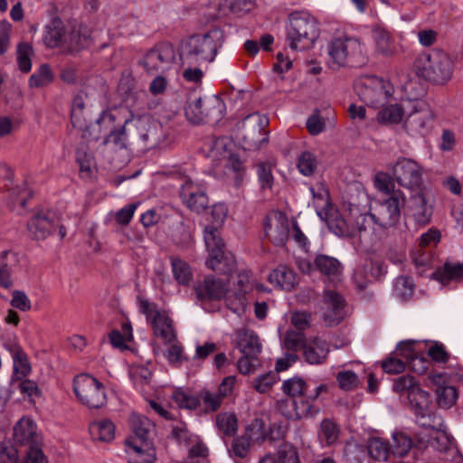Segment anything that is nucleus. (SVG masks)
Masks as SVG:
<instances>
[{
  "mask_svg": "<svg viewBox=\"0 0 463 463\" xmlns=\"http://www.w3.org/2000/svg\"><path fill=\"white\" fill-rule=\"evenodd\" d=\"M392 175L379 172L374 176V186L386 198L381 203V226L392 228L400 219L401 209L404 206V193L395 187L394 182L400 186L415 192L411 196V217L417 224V229L423 228L432 213L428 204V194L423 187L424 169L418 162L407 157H400L391 167Z\"/></svg>",
  "mask_w": 463,
  "mask_h": 463,
  "instance_id": "1",
  "label": "nucleus"
},
{
  "mask_svg": "<svg viewBox=\"0 0 463 463\" xmlns=\"http://www.w3.org/2000/svg\"><path fill=\"white\" fill-rule=\"evenodd\" d=\"M417 421L421 430L417 433V441L420 449L430 446L438 450L447 449L449 440L448 435L438 429L435 417L431 414V398L430 393L420 386L411 393L408 399Z\"/></svg>",
  "mask_w": 463,
  "mask_h": 463,
  "instance_id": "2",
  "label": "nucleus"
},
{
  "mask_svg": "<svg viewBox=\"0 0 463 463\" xmlns=\"http://www.w3.org/2000/svg\"><path fill=\"white\" fill-rule=\"evenodd\" d=\"M43 40L49 48L61 47L72 53L91 43L92 32L87 24L76 20L63 23L60 19H53L45 26Z\"/></svg>",
  "mask_w": 463,
  "mask_h": 463,
  "instance_id": "3",
  "label": "nucleus"
},
{
  "mask_svg": "<svg viewBox=\"0 0 463 463\" xmlns=\"http://www.w3.org/2000/svg\"><path fill=\"white\" fill-rule=\"evenodd\" d=\"M223 42V32L219 28L190 36L180 44L182 64L203 65L213 62Z\"/></svg>",
  "mask_w": 463,
  "mask_h": 463,
  "instance_id": "4",
  "label": "nucleus"
},
{
  "mask_svg": "<svg viewBox=\"0 0 463 463\" xmlns=\"http://www.w3.org/2000/svg\"><path fill=\"white\" fill-rule=\"evenodd\" d=\"M286 31L287 43L294 51L309 49L319 36L317 21L307 12L290 14Z\"/></svg>",
  "mask_w": 463,
  "mask_h": 463,
  "instance_id": "5",
  "label": "nucleus"
},
{
  "mask_svg": "<svg viewBox=\"0 0 463 463\" xmlns=\"http://www.w3.org/2000/svg\"><path fill=\"white\" fill-rule=\"evenodd\" d=\"M326 51L328 64L332 69H338L349 63L362 65L367 61L366 47L356 37H335L327 43Z\"/></svg>",
  "mask_w": 463,
  "mask_h": 463,
  "instance_id": "6",
  "label": "nucleus"
},
{
  "mask_svg": "<svg viewBox=\"0 0 463 463\" xmlns=\"http://www.w3.org/2000/svg\"><path fill=\"white\" fill-rule=\"evenodd\" d=\"M420 75L436 84L448 82L453 73V62L449 55L440 49L421 54L415 64Z\"/></svg>",
  "mask_w": 463,
  "mask_h": 463,
  "instance_id": "7",
  "label": "nucleus"
},
{
  "mask_svg": "<svg viewBox=\"0 0 463 463\" xmlns=\"http://www.w3.org/2000/svg\"><path fill=\"white\" fill-rule=\"evenodd\" d=\"M224 110L222 99L212 95L190 100L185 107V117L194 124L216 122L222 118Z\"/></svg>",
  "mask_w": 463,
  "mask_h": 463,
  "instance_id": "8",
  "label": "nucleus"
},
{
  "mask_svg": "<svg viewBox=\"0 0 463 463\" xmlns=\"http://www.w3.org/2000/svg\"><path fill=\"white\" fill-rule=\"evenodd\" d=\"M73 391L77 400L90 409H99L107 402L103 383L88 373H80L73 380Z\"/></svg>",
  "mask_w": 463,
  "mask_h": 463,
  "instance_id": "9",
  "label": "nucleus"
},
{
  "mask_svg": "<svg viewBox=\"0 0 463 463\" xmlns=\"http://www.w3.org/2000/svg\"><path fill=\"white\" fill-rule=\"evenodd\" d=\"M139 64L148 74H165L176 64L175 49L168 42L159 43L145 53Z\"/></svg>",
  "mask_w": 463,
  "mask_h": 463,
  "instance_id": "10",
  "label": "nucleus"
},
{
  "mask_svg": "<svg viewBox=\"0 0 463 463\" xmlns=\"http://www.w3.org/2000/svg\"><path fill=\"white\" fill-rule=\"evenodd\" d=\"M354 90L363 102L375 108L385 105L392 95L390 82L375 76L358 80L354 84Z\"/></svg>",
  "mask_w": 463,
  "mask_h": 463,
  "instance_id": "11",
  "label": "nucleus"
},
{
  "mask_svg": "<svg viewBox=\"0 0 463 463\" xmlns=\"http://www.w3.org/2000/svg\"><path fill=\"white\" fill-rule=\"evenodd\" d=\"M139 308L151 325L156 337L161 338L164 343H171L175 340L176 335L173 321L166 311L160 309L156 304L146 299L139 300Z\"/></svg>",
  "mask_w": 463,
  "mask_h": 463,
  "instance_id": "12",
  "label": "nucleus"
},
{
  "mask_svg": "<svg viewBox=\"0 0 463 463\" xmlns=\"http://www.w3.org/2000/svg\"><path fill=\"white\" fill-rule=\"evenodd\" d=\"M204 242L208 252L206 266L216 272H232L235 268V259L233 254L224 250L220 233H204Z\"/></svg>",
  "mask_w": 463,
  "mask_h": 463,
  "instance_id": "13",
  "label": "nucleus"
},
{
  "mask_svg": "<svg viewBox=\"0 0 463 463\" xmlns=\"http://www.w3.org/2000/svg\"><path fill=\"white\" fill-rule=\"evenodd\" d=\"M404 126L411 134H424L433 118V113L429 104L418 99L404 101Z\"/></svg>",
  "mask_w": 463,
  "mask_h": 463,
  "instance_id": "14",
  "label": "nucleus"
},
{
  "mask_svg": "<svg viewBox=\"0 0 463 463\" xmlns=\"http://www.w3.org/2000/svg\"><path fill=\"white\" fill-rule=\"evenodd\" d=\"M268 118L260 114L248 116L242 122V138L245 149H258L268 142Z\"/></svg>",
  "mask_w": 463,
  "mask_h": 463,
  "instance_id": "15",
  "label": "nucleus"
},
{
  "mask_svg": "<svg viewBox=\"0 0 463 463\" xmlns=\"http://www.w3.org/2000/svg\"><path fill=\"white\" fill-rule=\"evenodd\" d=\"M310 192L317 208L326 211V224L330 232H343L345 228V222L340 217L339 213L334 210L330 202L329 191L322 182L317 183L310 187Z\"/></svg>",
  "mask_w": 463,
  "mask_h": 463,
  "instance_id": "16",
  "label": "nucleus"
},
{
  "mask_svg": "<svg viewBox=\"0 0 463 463\" xmlns=\"http://www.w3.org/2000/svg\"><path fill=\"white\" fill-rule=\"evenodd\" d=\"M180 198L188 209L195 213L203 212L209 204L205 187L191 179H185L181 184Z\"/></svg>",
  "mask_w": 463,
  "mask_h": 463,
  "instance_id": "17",
  "label": "nucleus"
},
{
  "mask_svg": "<svg viewBox=\"0 0 463 463\" xmlns=\"http://www.w3.org/2000/svg\"><path fill=\"white\" fill-rule=\"evenodd\" d=\"M345 300L335 290L326 289L322 300L323 317L328 326L337 325L344 318Z\"/></svg>",
  "mask_w": 463,
  "mask_h": 463,
  "instance_id": "18",
  "label": "nucleus"
},
{
  "mask_svg": "<svg viewBox=\"0 0 463 463\" xmlns=\"http://www.w3.org/2000/svg\"><path fill=\"white\" fill-rule=\"evenodd\" d=\"M278 410L288 420L314 417L319 411L308 399L281 400L278 402Z\"/></svg>",
  "mask_w": 463,
  "mask_h": 463,
  "instance_id": "19",
  "label": "nucleus"
},
{
  "mask_svg": "<svg viewBox=\"0 0 463 463\" xmlns=\"http://www.w3.org/2000/svg\"><path fill=\"white\" fill-rule=\"evenodd\" d=\"M441 236L440 233H422L420 241L419 247L420 250L416 252H412L411 258L419 269V273L424 274L429 269L431 268V256L427 251V249H430L435 247L440 241Z\"/></svg>",
  "mask_w": 463,
  "mask_h": 463,
  "instance_id": "20",
  "label": "nucleus"
},
{
  "mask_svg": "<svg viewBox=\"0 0 463 463\" xmlns=\"http://www.w3.org/2000/svg\"><path fill=\"white\" fill-rule=\"evenodd\" d=\"M126 452L129 463H153L156 451L150 441L126 439Z\"/></svg>",
  "mask_w": 463,
  "mask_h": 463,
  "instance_id": "21",
  "label": "nucleus"
},
{
  "mask_svg": "<svg viewBox=\"0 0 463 463\" xmlns=\"http://www.w3.org/2000/svg\"><path fill=\"white\" fill-rule=\"evenodd\" d=\"M384 272V267L381 262L365 260L355 268L352 279L355 287L362 290L368 286L373 278H379Z\"/></svg>",
  "mask_w": 463,
  "mask_h": 463,
  "instance_id": "22",
  "label": "nucleus"
},
{
  "mask_svg": "<svg viewBox=\"0 0 463 463\" xmlns=\"http://www.w3.org/2000/svg\"><path fill=\"white\" fill-rule=\"evenodd\" d=\"M29 231L36 232H61L66 227L61 222L60 217L51 210L38 211L27 223Z\"/></svg>",
  "mask_w": 463,
  "mask_h": 463,
  "instance_id": "23",
  "label": "nucleus"
},
{
  "mask_svg": "<svg viewBox=\"0 0 463 463\" xmlns=\"http://www.w3.org/2000/svg\"><path fill=\"white\" fill-rule=\"evenodd\" d=\"M235 383V376H227L219 385L217 394L212 393L209 391H202L201 398L203 401V410L204 412L217 411L221 406L222 398L229 396L232 392Z\"/></svg>",
  "mask_w": 463,
  "mask_h": 463,
  "instance_id": "24",
  "label": "nucleus"
},
{
  "mask_svg": "<svg viewBox=\"0 0 463 463\" xmlns=\"http://www.w3.org/2000/svg\"><path fill=\"white\" fill-rule=\"evenodd\" d=\"M265 232H300L296 221L279 210L269 212L262 221Z\"/></svg>",
  "mask_w": 463,
  "mask_h": 463,
  "instance_id": "25",
  "label": "nucleus"
},
{
  "mask_svg": "<svg viewBox=\"0 0 463 463\" xmlns=\"http://www.w3.org/2000/svg\"><path fill=\"white\" fill-rule=\"evenodd\" d=\"M430 380L436 387L438 405L443 409H449L455 405L458 397L457 389L450 385L442 374H433Z\"/></svg>",
  "mask_w": 463,
  "mask_h": 463,
  "instance_id": "26",
  "label": "nucleus"
},
{
  "mask_svg": "<svg viewBox=\"0 0 463 463\" xmlns=\"http://www.w3.org/2000/svg\"><path fill=\"white\" fill-rule=\"evenodd\" d=\"M238 290H229L226 297L227 307L235 314L241 315L245 312L247 307L246 294L250 289L249 277L246 273L239 274Z\"/></svg>",
  "mask_w": 463,
  "mask_h": 463,
  "instance_id": "27",
  "label": "nucleus"
},
{
  "mask_svg": "<svg viewBox=\"0 0 463 463\" xmlns=\"http://www.w3.org/2000/svg\"><path fill=\"white\" fill-rule=\"evenodd\" d=\"M148 119L146 118H137L132 119H127L124 127L119 130L111 132L109 136L104 140V144L113 143L116 148H123L126 145V127L133 125L137 130H139V137L146 142L148 140V133L146 131V126Z\"/></svg>",
  "mask_w": 463,
  "mask_h": 463,
  "instance_id": "28",
  "label": "nucleus"
},
{
  "mask_svg": "<svg viewBox=\"0 0 463 463\" xmlns=\"http://www.w3.org/2000/svg\"><path fill=\"white\" fill-rule=\"evenodd\" d=\"M373 51L376 55L391 57L396 52V44L392 33L383 27H375L372 31Z\"/></svg>",
  "mask_w": 463,
  "mask_h": 463,
  "instance_id": "29",
  "label": "nucleus"
},
{
  "mask_svg": "<svg viewBox=\"0 0 463 463\" xmlns=\"http://www.w3.org/2000/svg\"><path fill=\"white\" fill-rule=\"evenodd\" d=\"M14 439L17 443L28 444L30 447L38 444L40 437L34 420L29 417H23L14 428Z\"/></svg>",
  "mask_w": 463,
  "mask_h": 463,
  "instance_id": "30",
  "label": "nucleus"
},
{
  "mask_svg": "<svg viewBox=\"0 0 463 463\" xmlns=\"http://www.w3.org/2000/svg\"><path fill=\"white\" fill-rule=\"evenodd\" d=\"M304 357L310 364H323L330 352L328 344L322 338H310L304 345Z\"/></svg>",
  "mask_w": 463,
  "mask_h": 463,
  "instance_id": "31",
  "label": "nucleus"
},
{
  "mask_svg": "<svg viewBox=\"0 0 463 463\" xmlns=\"http://www.w3.org/2000/svg\"><path fill=\"white\" fill-rule=\"evenodd\" d=\"M197 297L201 299H221L228 295L226 286L220 279L209 276L195 288Z\"/></svg>",
  "mask_w": 463,
  "mask_h": 463,
  "instance_id": "32",
  "label": "nucleus"
},
{
  "mask_svg": "<svg viewBox=\"0 0 463 463\" xmlns=\"http://www.w3.org/2000/svg\"><path fill=\"white\" fill-rule=\"evenodd\" d=\"M317 269L333 282H340L343 276V266L338 260L327 255H319L315 260Z\"/></svg>",
  "mask_w": 463,
  "mask_h": 463,
  "instance_id": "33",
  "label": "nucleus"
},
{
  "mask_svg": "<svg viewBox=\"0 0 463 463\" xmlns=\"http://www.w3.org/2000/svg\"><path fill=\"white\" fill-rule=\"evenodd\" d=\"M235 346L241 354L259 355L261 352L260 339L250 330H239L236 332Z\"/></svg>",
  "mask_w": 463,
  "mask_h": 463,
  "instance_id": "34",
  "label": "nucleus"
},
{
  "mask_svg": "<svg viewBox=\"0 0 463 463\" xmlns=\"http://www.w3.org/2000/svg\"><path fill=\"white\" fill-rule=\"evenodd\" d=\"M268 281L278 288L291 290L298 284V278L291 269L280 265L269 274Z\"/></svg>",
  "mask_w": 463,
  "mask_h": 463,
  "instance_id": "35",
  "label": "nucleus"
},
{
  "mask_svg": "<svg viewBox=\"0 0 463 463\" xmlns=\"http://www.w3.org/2000/svg\"><path fill=\"white\" fill-rule=\"evenodd\" d=\"M171 398L180 409L198 410L204 412L203 410V401L201 398V392L199 394H194L189 390L176 388L173 391Z\"/></svg>",
  "mask_w": 463,
  "mask_h": 463,
  "instance_id": "36",
  "label": "nucleus"
},
{
  "mask_svg": "<svg viewBox=\"0 0 463 463\" xmlns=\"http://www.w3.org/2000/svg\"><path fill=\"white\" fill-rule=\"evenodd\" d=\"M8 349L13 359L14 376L18 380L26 378L32 372L28 355L18 345H11Z\"/></svg>",
  "mask_w": 463,
  "mask_h": 463,
  "instance_id": "37",
  "label": "nucleus"
},
{
  "mask_svg": "<svg viewBox=\"0 0 463 463\" xmlns=\"http://www.w3.org/2000/svg\"><path fill=\"white\" fill-rule=\"evenodd\" d=\"M129 423L132 432L126 439L150 441L149 435L154 429V424L146 417L133 413L130 416Z\"/></svg>",
  "mask_w": 463,
  "mask_h": 463,
  "instance_id": "38",
  "label": "nucleus"
},
{
  "mask_svg": "<svg viewBox=\"0 0 463 463\" xmlns=\"http://www.w3.org/2000/svg\"><path fill=\"white\" fill-rule=\"evenodd\" d=\"M115 424L109 420H100L90 425V433L94 439L109 442L115 438Z\"/></svg>",
  "mask_w": 463,
  "mask_h": 463,
  "instance_id": "39",
  "label": "nucleus"
},
{
  "mask_svg": "<svg viewBox=\"0 0 463 463\" xmlns=\"http://www.w3.org/2000/svg\"><path fill=\"white\" fill-rule=\"evenodd\" d=\"M382 109L377 114V118L383 124H398L404 120V101L401 104L381 106Z\"/></svg>",
  "mask_w": 463,
  "mask_h": 463,
  "instance_id": "40",
  "label": "nucleus"
},
{
  "mask_svg": "<svg viewBox=\"0 0 463 463\" xmlns=\"http://www.w3.org/2000/svg\"><path fill=\"white\" fill-rule=\"evenodd\" d=\"M367 451L371 458L375 461H386L390 452V445L383 439L373 437L367 441Z\"/></svg>",
  "mask_w": 463,
  "mask_h": 463,
  "instance_id": "41",
  "label": "nucleus"
},
{
  "mask_svg": "<svg viewBox=\"0 0 463 463\" xmlns=\"http://www.w3.org/2000/svg\"><path fill=\"white\" fill-rule=\"evenodd\" d=\"M172 273L175 279L181 285L188 286L193 279L190 265L178 257L171 258Z\"/></svg>",
  "mask_w": 463,
  "mask_h": 463,
  "instance_id": "42",
  "label": "nucleus"
},
{
  "mask_svg": "<svg viewBox=\"0 0 463 463\" xmlns=\"http://www.w3.org/2000/svg\"><path fill=\"white\" fill-rule=\"evenodd\" d=\"M431 276L443 285H446L451 280H456L463 277V263H446L442 269L433 272Z\"/></svg>",
  "mask_w": 463,
  "mask_h": 463,
  "instance_id": "43",
  "label": "nucleus"
},
{
  "mask_svg": "<svg viewBox=\"0 0 463 463\" xmlns=\"http://www.w3.org/2000/svg\"><path fill=\"white\" fill-rule=\"evenodd\" d=\"M255 167L260 189H271L274 181L272 171L275 167V163L272 161H260L256 164Z\"/></svg>",
  "mask_w": 463,
  "mask_h": 463,
  "instance_id": "44",
  "label": "nucleus"
},
{
  "mask_svg": "<svg viewBox=\"0 0 463 463\" xmlns=\"http://www.w3.org/2000/svg\"><path fill=\"white\" fill-rule=\"evenodd\" d=\"M129 376L136 389L141 392H146L150 383L152 373L148 367L144 365H133L129 370Z\"/></svg>",
  "mask_w": 463,
  "mask_h": 463,
  "instance_id": "45",
  "label": "nucleus"
},
{
  "mask_svg": "<svg viewBox=\"0 0 463 463\" xmlns=\"http://www.w3.org/2000/svg\"><path fill=\"white\" fill-rule=\"evenodd\" d=\"M109 341L114 347L126 349L128 343L133 339L132 326L128 321L121 325V330H112L109 335Z\"/></svg>",
  "mask_w": 463,
  "mask_h": 463,
  "instance_id": "46",
  "label": "nucleus"
},
{
  "mask_svg": "<svg viewBox=\"0 0 463 463\" xmlns=\"http://www.w3.org/2000/svg\"><path fill=\"white\" fill-rule=\"evenodd\" d=\"M243 435H245L253 445L262 443L267 438V430L263 420L254 419L247 425Z\"/></svg>",
  "mask_w": 463,
  "mask_h": 463,
  "instance_id": "47",
  "label": "nucleus"
},
{
  "mask_svg": "<svg viewBox=\"0 0 463 463\" xmlns=\"http://www.w3.org/2000/svg\"><path fill=\"white\" fill-rule=\"evenodd\" d=\"M282 390L287 395L297 398V401H299L306 399L304 393L307 390V383L302 378L293 377L283 383Z\"/></svg>",
  "mask_w": 463,
  "mask_h": 463,
  "instance_id": "48",
  "label": "nucleus"
},
{
  "mask_svg": "<svg viewBox=\"0 0 463 463\" xmlns=\"http://www.w3.org/2000/svg\"><path fill=\"white\" fill-rule=\"evenodd\" d=\"M419 387V382L411 375H403L396 378L392 385V389L396 393H406L407 399H409L411 393L414 392Z\"/></svg>",
  "mask_w": 463,
  "mask_h": 463,
  "instance_id": "49",
  "label": "nucleus"
},
{
  "mask_svg": "<svg viewBox=\"0 0 463 463\" xmlns=\"http://www.w3.org/2000/svg\"><path fill=\"white\" fill-rule=\"evenodd\" d=\"M228 216V207L225 203H219L213 206L210 213L211 230L205 232H216L222 227Z\"/></svg>",
  "mask_w": 463,
  "mask_h": 463,
  "instance_id": "50",
  "label": "nucleus"
},
{
  "mask_svg": "<svg viewBox=\"0 0 463 463\" xmlns=\"http://www.w3.org/2000/svg\"><path fill=\"white\" fill-rule=\"evenodd\" d=\"M216 424L225 436H233L238 429V420L233 413H220L216 418Z\"/></svg>",
  "mask_w": 463,
  "mask_h": 463,
  "instance_id": "51",
  "label": "nucleus"
},
{
  "mask_svg": "<svg viewBox=\"0 0 463 463\" xmlns=\"http://www.w3.org/2000/svg\"><path fill=\"white\" fill-rule=\"evenodd\" d=\"M53 80L52 72L47 64H43L31 75L29 86L31 88H41L50 84Z\"/></svg>",
  "mask_w": 463,
  "mask_h": 463,
  "instance_id": "52",
  "label": "nucleus"
},
{
  "mask_svg": "<svg viewBox=\"0 0 463 463\" xmlns=\"http://www.w3.org/2000/svg\"><path fill=\"white\" fill-rule=\"evenodd\" d=\"M422 344L413 340H406L399 343L395 350V355L401 356L409 362L422 350Z\"/></svg>",
  "mask_w": 463,
  "mask_h": 463,
  "instance_id": "53",
  "label": "nucleus"
},
{
  "mask_svg": "<svg viewBox=\"0 0 463 463\" xmlns=\"http://www.w3.org/2000/svg\"><path fill=\"white\" fill-rule=\"evenodd\" d=\"M317 157L309 151L300 154L298 159V169L306 176L313 175L317 167Z\"/></svg>",
  "mask_w": 463,
  "mask_h": 463,
  "instance_id": "54",
  "label": "nucleus"
},
{
  "mask_svg": "<svg viewBox=\"0 0 463 463\" xmlns=\"http://www.w3.org/2000/svg\"><path fill=\"white\" fill-rule=\"evenodd\" d=\"M33 54L32 47L24 43L17 45L16 55L19 70L23 72H29L32 69L31 56Z\"/></svg>",
  "mask_w": 463,
  "mask_h": 463,
  "instance_id": "55",
  "label": "nucleus"
},
{
  "mask_svg": "<svg viewBox=\"0 0 463 463\" xmlns=\"http://www.w3.org/2000/svg\"><path fill=\"white\" fill-rule=\"evenodd\" d=\"M336 381L339 388L344 391L354 390L360 383L357 374L349 370L339 372L336 375Z\"/></svg>",
  "mask_w": 463,
  "mask_h": 463,
  "instance_id": "56",
  "label": "nucleus"
},
{
  "mask_svg": "<svg viewBox=\"0 0 463 463\" xmlns=\"http://www.w3.org/2000/svg\"><path fill=\"white\" fill-rule=\"evenodd\" d=\"M278 463H300L298 449L289 443H283L278 450Z\"/></svg>",
  "mask_w": 463,
  "mask_h": 463,
  "instance_id": "57",
  "label": "nucleus"
},
{
  "mask_svg": "<svg viewBox=\"0 0 463 463\" xmlns=\"http://www.w3.org/2000/svg\"><path fill=\"white\" fill-rule=\"evenodd\" d=\"M338 432L337 426L331 420H325L321 422L319 436L327 445L336 441Z\"/></svg>",
  "mask_w": 463,
  "mask_h": 463,
  "instance_id": "58",
  "label": "nucleus"
},
{
  "mask_svg": "<svg viewBox=\"0 0 463 463\" xmlns=\"http://www.w3.org/2000/svg\"><path fill=\"white\" fill-rule=\"evenodd\" d=\"M279 381L277 373L269 372L256 378L253 387L261 393L268 392L272 386Z\"/></svg>",
  "mask_w": 463,
  "mask_h": 463,
  "instance_id": "59",
  "label": "nucleus"
},
{
  "mask_svg": "<svg viewBox=\"0 0 463 463\" xmlns=\"http://www.w3.org/2000/svg\"><path fill=\"white\" fill-rule=\"evenodd\" d=\"M393 439V453L397 456H405L411 448V439L402 432H396L392 436Z\"/></svg>",
  "mask_w": 463,
  "mask_h": 463,
  "instance_id": "60",
  "label": "nucleus"
},
{
  "mask_svg": "<svg viewBox=\"0 0 463 463\" xmlns=\"http://www.w3.org/2000/svg\"><path fill=\"white\" fill-rule=\"evenodd\" d=\"M252 445L248 438L242 434L233 439L231 452L234 457L243 458L248 455Z\"/></svg>",
  "mask_w": 463,
  "mask_h": 463,
  "instance_id": "61",
  "label": "nucleus"
},
{
  "mask_svg": "<svg viewBox=\"0 0 463 463\" xmlns=\"http://www.w3.org/2000/svg\"><path fill=\"white\" fill-rule=\"evenodd\" d=\"M10 305L20 311L28 312L32 309V301L29 297L21 290H14Z\"/></svg>",
  "mask_w": 463,
  "mask_h": 463,
  "instance_id": "62",
  "label": "nucleus"
},
{
  "mask_svg": "<svg viewBox=\"0 0 463 463\" xmlns=\"http://www.w3.org/2000/svg\"><path fill=\"white\" fill-rule=\"evenodd\" d=\"M259 355L242 354L237 362V367L241 373L250 374L255 372L259 365Z\"/></svg>",
  "mask_w": 463,
  "mask_h": 463,
  "instance_id": "63",
  "label": "nucleus"
},
{
  "mask_svg": "<svg viewBox=\"0 0 463 463\" xmlns=\"http://www.w3.org/2000/svg\"><path fill=\"white\" fill-rule=\"evenodd\" d=\"M382 367L383 371L389 374H398L405 370L406 364L404 361L397 355H392L382 362Z\"/></svg>",
  "mask_w": 463,
  "mask_h": 463,
  "instance_id": "64",
  "label": "nucleus"
}]
</instances>
